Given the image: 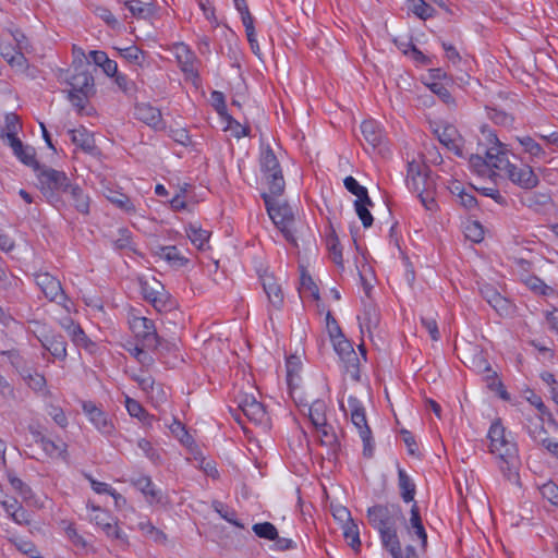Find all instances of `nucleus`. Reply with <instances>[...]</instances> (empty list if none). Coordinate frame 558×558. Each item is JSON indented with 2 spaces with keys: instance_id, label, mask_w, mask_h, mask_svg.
Here are the masks:
<instances>
[{
  "instance_id": "obj_1",
  "label": "nucleus",
  "mask_w": 558,
  "mask_h": 558,
  "mask_svg": "<svg viewBox=\"0 0 558 558\" xmlns=\"http://www.w3.org/2000/svg\"><path fill=\"white\" fill-rule=\"evenodd\" d=\"M487 448L502 477L511 484H520L521 459L513 434L500 421H494L487 432Z\"/></svg>"
},
{
  "instance_id": "obj_2",
  "label": "nucleus",
  "mask_w": 558,
  "mask_h": 558,
  "mask_svg": "<svg viewBox=\"0 0 558 558\" xmlns=\"http://www.w3.org/2000/svg\"><path fill=\"white\" fill-rule=\"evenodd\" d=\"M369 525L378 533L381 547L392 558H403L399 538V527L405 521L402 509L397 504H378L366 512Z\"/></svg>"
},
{
  "instance_id": "obj_3",
  "label": "nucleus",
  "mask_w": 558,
  "mask_h": 558,
  "mask_svg": "<svg viewBox=\"0 0 558 558\" xmlns=\"http://www.w3.org/2000/svg\"><path fill=\"white\" fill-rule=\"evenodd\" d=\"M262 196L265 202L267 213L275 226L283 234L287 241L296 245L293 230L294 218L291 207L279 201L278 197L280 195H272L270 191L264 192Z\"/></svg>"
},
{
  "instance_id": "obj_4",
  "label": "nucleus",
  "mask_w": 558,
  "mask_h": 558,
  "mask_svg": "<svg viewBox=\"0 0 558 558\" xmlns=\"http://www.w3.org/2000/svg\"><path fill=\"white\" fill-rule=\"evenodd\" d=\"M37 178L40 192L47 202L56 208L62 206L63 201L61 194H66L71 184V181L66 174L63 171H59L52 168H44L39 170Z\"/></svg>"
},
{
  "instance_id": "obj_5",
  "label": "nucleus",
  "mask_w": 558,
  "mask_h": 558,
  "mask_svg": "<svg viewBox=\"0 0 558 558\" xmlns=\"http://www.w3.org/2000/svg\"><path fill=\"white\" fill-rule=\"evenodd\" d=\"M482 138L485 140L487 145L481 142L480 147L482 151L487 156L488 167L490 168V179L497 175L499 172H505L510 167L511 162L508 159L506 146L498 140L497 135L489 128H482Z\"/></svg>"
},
{
  "instance_id": "obj_6",
  "label": "nucleus",
  "mask_w": 558,
  "mask_h": 558,
  "mask_svg": "<svg viewBox=\"0 0 558 558\" xmlns=\"http://www.w3.org/2000/svg\"><path fill=\"white\" fill-rule=\"evenodd\" d=\"M259 165L263 177L268 185V191L272 195H281L286 184L279 161L269 146L260 148Z\"/></svg>"
},
{
  "instance_id": "obj_7",
  "label": "nucleus",
  "mask_w": 558,
  "mask_h": 558,
  "mask_svg": "<svg viewBox=\"0 0 558 558\" xmlns=\"http://www.w3.org/2000/svg\"><path fill=\"white\" fill-rule=\"evenodd\" d=\"M407 186L411 192L417 194L423 206L427 210H433L435 208L436 203L432 194L427 191V177L422 172L421 165L415 161H411L408 165Z\"/></svg>"
},
{
  "instance_id": "obj_8",
  "label": "nucleus",
  "mask_w": 558,
  "mask_h": 558,
  "mask_svg": "<svg viewBox=\"0 0 558 558\" xmlns=\"http://www.w3.org/2000/svg\"><path fill=\"white\" fill-rule=\"evenodd\" d=\"M89 521L98 526L108 537L126 542L125 533L119 527L118 520L107 510L88 502Z\"/></svg>"
},
{
  "instance_id": "obj_9",
  "label": "nucleus",
  "mask_w": 558,
  "mask_h": 558,
  "mask_svg": "<svg viewBox=\"0 0 558 558\" xmlns=\"http://www.w3.org/2000/svg\"><path fill=\"white\" fill-rule=\"evenodd\" d=\"M169 51L174 56L185 77L195 83L199 77V61L191 48L184 43H174L170 46Z\"/></svg>"
},
{
  "instance_id": "obj_10",
  "label": "nucleus",
  "mask_w": 558,
  "mask_h": 558,
  "mask_svg": "<svg viewBox=\"0 0 558 558\" xmlns=\"http://www.w3.org/2000/svg\"><path fill=\"white\" fill-rule=\"evenodd\" d=\"M82 410L88 422L100 433L102 436H112L116 432L113 420L101 407L93 401H83Z\"/></svg>"
},
{
  "instance_id": "obj_11",
  "label": "nucleus",
  "mask_w": 558,
  "mask_h": 558,
  "mask_svg": "<svg viewBox=\"0 0 558 558\" xmlns=\"http://www.w3.org/2000/svg\"><path fill=\"white\" fill-rule=\"evenodd\" d=\"M339 407L345 414H349L350 420L357 429L361 439L366 444L371 437V429L367 424L365 408L362 401L354 396H349L348 409L342 400H339Z\"/></svg>"
},
{
  "instance_id": "obj_12",
  "label": "nucleus",
  "mask_w": 558,
  "mask_h": 558,
  "mask_svg": "<svg viewBox=\"0 0 558 558\" xmlns=\"http://www.w3.org/2000/svg\"><path fill=\"white\" fill-rule=\"evenodd\" d=\"M36 284L43 291L47 299L58 304H62L66 311H70L68 300L64 295L60 281L48 272L37 274Z\"/></svg>"
},
{
  "instance_id": "obj_13",
  "label": "nucleus",
  "mask_w": 558,
  "mask_h": 558,
  "mask_svg": "<svg viewBox=\"0 0 558 558\" xmlns=\"http://www.w3.org/2000/svg\"><path fill=\"white\" fill-rule=\"evenodd\" d=\"M505 174L511 183L524 190H532L539 183L538 177L529 165L511 163Z\"/></svg>"
},
{
  "instance_id": "obj_14",
  "label": "nucleus",
  "mask_w": 558,
  "mask_h": 558,
  "mask_svg": "<svg viewBox=\"0 0 558 558\" xmlns=\"http://www.w3.org/2000/svg\"><path fill=\"white\" fill-rule=\"evenodd\" d=\"M130 327L135 336L142 339L143 345L147 348H156L158 345L159 338L151 319L146 317H133L130 320Z\"/></svg>"
},
{
  "instance_id": "obj_15",
  "label": "nucleus",
  "mask_w": 558,
  "mask_h": 558,
  "mask_svg": "<svg viewBox=\"0 0 558 558\" xmlns=\"http://www.w3.org/2000/svg\"><path fill=\"white\" fill-rule=\"evenodd\" d=\"M240 410L243 414L255 424H263L267 421V412L262 402L255 396L243 393L238 401Z\"/></svg>"
},
{
  "instance_id": "obj_16",
  "label": "nucleus",
  "mask_w": 558,
  "mask_h": 558,
  "mask_svg": "<svg viewBox=\"0 0 558 558\" xmlns=\"http://www.w3.org/2000/svg\"><path fill=\"white\" fill-rule=\"evenodd\" d=\"M330 340L335 351L345 363L347 371L351 372L352 374H356L359 368V357L350 341L344 338L343 333L340 335L339 338H332Z\"/></svg>"
},
{
  "instance_id": "obj_17",
  "label": "nucleus",
  "mask_w": 558,
  "mask_h": 558,
  "mask_svg": "<svg viewBox=\"0 0 558 558\" xmlns=\"http://www.w3.org/2000/svg\"><path fill=\"white\" fill-rule=\"evenodd\" d=\"M130 483L138 489L149 505L162 504L163 494L157 488L151 478L147 475H138L130 478Z\"/></svg>"
},
{
  "instance_id": "obj_18",
  "label": "nucleus",
  "mask_w": 558,
  "mask_h": 558,
  "mask_svg": "<svg viewBox=\"0 0 558 558\" xmlns=\"http://www.w3.org/2000/svg\"><path fill=\"white\" fill-rule=\"evenodd\" d=\"M61 327L66 331L73 343L77 347L84 348L93 353L96 350V343L93 342L81 328L70 317H65L60 322Z\"/></svg>"
},
{
  "instance_id": "obj_19",
  "label": "nucleus",
  "mask_w": 558,
  "mask_h": 558,
  "mask_svg": "<svg viewBox=\"0 0 558 558\" xmlns=\"http://www.w3.org/2000/svg\"><path fill=\"white\" fill-rule=\"evenodd\" d=\"M361 132L365 142L374 149H381L385 143V131L376 120L368 119L362 122Z\"/></svg>"
},
{
  "instance_id": "obj_20",
  "label": "nucleus",
  "mask_w": 558,
  "mask_h": 558,
  "mask_svg": "<svg viewBox=\"0 0 558 558\" xmlns=\"http://www.w3.org/2000/svg\"><path fill=\"white\" fill-rule=\"evenodd\" d=\"M134 114L136 119L155 130H162L165 128L160 110L149 104L137 105Z\"/></svg>"
},
{
  "instance_id": "obj_21",
  "label": "nucleus",
  "mask_w": 558,
  "mask_h": 558,
  "mask_svg": "<svg viewBox=\"0 0 558 558\" xmlns=\"http://www.w3.org/2000/svg\"><path fill=\"white\" fill-rule=\"evenodd\" d=\"M263 289L267 295L269 305L274 310H280L283 304V292L280 284L270 274H264L260 276Z\"/></svg>"
},
{
  "instance_id": "obj_22",
  "label": "nucleus",
  "mask_w": 558,
  "mask_h": 558,
  "mask_svg": "<svg viewBox=\"0 0 558 558\" xmlns=\"http://www.w3.org/2000/svg\"><path fill=\"white\" fill-rule=\"evenodd\" d=\"M481 294L499 315L509 314L511 308L510 302L495 288L489 284H485L481 288Z\"/></svg>"
},
{
  "instance_id": "obj_23",
  "label": "nucleus",
  "mask_w": 558,
  "mask_h": 558,
  "mask_svg": "<svg viewBox=\"0 0 558 558\" xmlns=\"http://www.w3.org/2000/svg\"><path fill=\"white\" fill-rule=\"evenodd\" d=\"M43 451L51 459L68 460V445L61 440H53L49 437L41 436L36 440Z\"/></svg>"
},
{
  "instance_id": "obj_24",
  "label": "nucleus",
  "mask_w": 558,
  "mask_h": 558,
  "mask_svg": "<svg viewBox=\"0 0 558 558\" xmlns=\"http://www.w3.org/2000/svg\"><path fill=\"white\" fill-rule=\"evenodd\" d=\"M287 368V384L290 390L291 397L296 400L295 393L298 392L301 377L300 372L302 368V362L299 356L291 355L286 362Z\"/></svg>"
},
{
  "instance_id": "obj_25",
  "label": "nucleus",
  "mask_w": 558,
  "mask_h": 558,
  "mask_svg": "<svg viewBox=\"0 0 558 558\" xmlns=\"http://www.w3.org/2000/svg\"><path fill=\"white\" fill-rule=\"evenodd\" d=\"M407 531L410 535L414 534L417 539L421 542L422 546H425L427 543V533L423 525L422 517L420 513V508L416 501H414L411 506L410 510V520L407 525Z\"/></svg>"
},
{
  "instance_id": "obj_26",
  "label": "nucleus",
  "mask_w": 558,
  "mask_h": 558,
  "mask_svg": "<svg viewBox=\"0 0 558 558\" xmlns=\"http://www.w3.org/2000/svg\"><path fill=\"white\" fill-rule=\"evenodd\" d=\"M379 318V311L374 304H364L362 313L357 316L361 331L363 333L367 332L371 335L373 330L377 328Z\"/></svg>"
},
{
  "instance_id": "obj_27",
  "label": "nucleus",
  "mask_w": 558,
  "mask_h": 558,
  "mask_svg": "<svg viewBox=\"0 0 558 558\" xmlns=\"http://www.w3.org/2000/svg\"><path fill=\"white\" fill-rule=\"evenodd\" d=\"M71 142L80 149L85 153L93 154L95 150V141L93 134L85 129L80 126L69 131Z\"/></svg>"
},
{
  "instance_id": "obj_28",
  "label": "nucleus",
  "mask_w": 558,
  "mask_h": 558,
  "mask_svg": "<svg viewBox=\"0 0 558 558\" xmlns=\"http://www.w3.org/2000/svg\"><path fill=\"white\" fill-rule=\"evenodd\" d=\"M155 255L167 262L171 267H183L187 263V259L174 245L157 246L155 250Z\"/></svg>"
},
{
  "instance_id": "obj_29",
  "label": "nucleus",
  "mask_w": 558,
  "mask_h": 558,
  "mask_svg": "<svg viewBox=\"0 0 558 558\" xmlns=\"http://www.w3.org/2000/svg\"><path fill=\"white\" fill-rule=\"evenodd\" d=\"M0 53L2 58L12 66L24 70L27 66V60L24 53L16 50L10 44H0Z\"/></svg>"
},
{
  "instance_id": "obj_30",
  "label": "nucleus",
  "mask_w": 558,
  "mask_h": 558,
  "mask_svg": "<svg viewBox=\"0 0 558 558\" xmlns=\"http://www.w3.org/2000/svg\"><path fill=\"white\" fill-rule=\"evenodd\" d=\"M66 81L71 90L88 93L94 90V78L87 71H76Z\"/></svg>"
},
{
  "instance_id": "obj_31",
  "label": "nucleus",
  "mask_w": 558,
  "mask_h": 558,
  "mask_svg": "<svg viewBox=\"0 0 558 558\" xmlns=\"http://www.w3.org/2000/svg\"><path fill=\"white\" fill-rule=\"evenodd\" d=\"M43 347L47 349L54 357L65 359L66 343L61 336H44L38 337Z\"/></svg>"
},
{
  "instance_id": "obj_32",
  "label": "nucleus",
  "mask_w": 558,
  "mask_h": 558,
  "mask_svg": "<svg viewBox=\"0 0 558 558\" xmlns=\"http://www.w3.org/2000/svg\"><path fill=\"white\" fill-rule=\"evenodd\" d=\"M105 196L110 203L116 205L119 209L123 210L124 213L130 215L136 213V206L124 193L108 189L105 192Z\"/></svg>"
},
{
  "instance_id": "obj_33",
  "label": "nucleus",
  "mask_w": 558,
  "mask_h": 558,
  "mask_svg": "<svg viewBox=\"0 0 558 558\" xmlns=\"http://www.w3.org/2000/svg\"><path fill=\"white\" fill-rule=\"evenodd\" d=\"M66 194L71 196L73 205L77 211L82 214L89 213V196L82 190L78 184L71 182Z\"/></svg>"
},
{
  "instance_id": "obj_34",
  "label": "nucleus",
  "mask_w": 558,
  "mask_h": 558,
  "mask_svg": "<svg viewBox=\"0 0 558 558\" xmlns=\"http://www.w3.org/2000/svg\"><path fill=\"white\" fill-rule=\"evenodd\" d=\"M124 405L130 416L137 418L145 425H150L153 422V416L143 408V405L132 399L129 396H125Z\"/></svg>"
},
{
  "instance_id": "obj_35",
  "label": "nucleus",
  "mask_w": 558,
  "mask_h": 558,
  "mask_svg": "<svg viewBox=\"0 0 558 558\" xmlns=\"http://www.w3.org/2000/svg\"><path fill=\"white\" fill-rule=\"evenodd\" d=\"M439 142L449 150H452L458 156H462V148L457 130L453 126L444 128L442 132L438 134Z\"/></svg>"
},
{
  "instance_id": "obj_36",
  "label": "nucleus",
  "mask_w": 558,
  "mask_h": 558,
  "mask_svg": "<svg viewBox=\"0 0 558 558\" xmlns=\"http://www.w3.org/2000/svg\"><path fill=\"white\" fill-rule=\"evenodd\" d=\"M299 293L301 298L319 301V288L313 278L304 270L301 271Z\"/></svg>"
},
{
  "instance_id": "obj_37",
  "label": "nucleus",
  "mask_w": 558,
  "mask_h": 558,
  "mask_svg": "<svg viewBox=\"0 0 558 558\" xmlns=\"http://www.w3.org/2000/svg\"><path fill=\"white\" fill-rule=\"evenodd\" d=\"M398 484L402 500L404 502H414L415 485L402 469H399L398 471Z\"/></svg>"
},
{
  "instance_id": "obj_38",
  "label": "nucleus",
  "mask_w": 558,
  "mask_h": 558,
  "mask_svg": "<svg viewBox=\"0 0 558 558\" xmlns=\"http://www.w3.org/2000/svg\"><path fill=\"white\" fill-rule=\"evenodd\" d=\"M14 155L24 163L27 166L35 165V150L29 146H24L23 143L20 140H12V142L9 143Z\"/></svg>"
},
{
  "instance_id": "obj_39",
  "label": "nucleus",
  "mask_w": 558,
  "mask_h": 558,
  "mask_svg": "<svg viewBox=\"0 0 558 558\" xmlns=\"http://www.w3.org/2000/svg\"><path fill=\"white\" fill-rule=\"evenodd\" d=\"M520 145L523 147L524 153L529 154L533 159H545L546 151L544 148L531 136L517 137Z\"/></svg>"
},
{
  "instance_id": "obj_40",
  "label": "nucleus",
  "mask_w": 558,
  "mask_h": 558,
  "mask_svg": "<svg viewBox=\"0 0 558 558\" xmlns=\"http://www.w3.org/2000/svg\"><path fill=\"white\" fill-rule=\"evenodd\" d=\"M316 437L322 446L333 448L337 445V435L333 427L325 422L322 426H314Z\"/></svg>"
},
{
  "instance_id": "obj_41",
  "label": "nucleus",
  "mask_w": 558,
  "mask_h": 558,
  "mask_svg": "<svg viewBox=\"0 0 558 558\" xmlns=\"http://www.w3.org/2000/svg\"><path fill=\"white\" fill-rule=\"evenodd\" d=\"M327 404L324 400H315L311 403L308 409V417L313 426H322L327 422Z\"/></svg>"
},
{
  "instance_id": "obj_42",
  "label": "nucleus",
  "mask_w": 558,
  "mask_h": 558,
  "mask_svg": "<svg viewBox=\"0 0 558 558\" xmlns=\"http://www.w3.org/2000/svg\"><path fill=\"white\" fill-rule=\"evenodd\" d=\"M373 206V203L369 198L367 199L360 198L355 199L354 202V208L356 211V215L359 216L360 220L362 221V225L364 228H369L373 225V216L368 209V207Z\"/></svg>"
},
{
  "instance_id": "obj_43",
  "label": "nucleus",
  "mask_w": 558,
  "mask_h": 558,
  "mask_svg": "<svg viewBox=\"0 0 558 558\" xmlns=\"http://www.w3.org/2000/svg\"><path fill=\"white\" fill-rule=\"evenodd\" d=\"M186 234L192 244L199 250H203L209 240V232L195 225L186 228Z\"/></svg>"
},
{
  "instance_id": "obj_44",
  "label": "nucleus",
  "mask_w": 558,
  "mask_h": 558,
  "mask_svg": "<svg viewBox=\"0 0 558 558\" xmlns=\"http://www.w3.org/2000/svg\"><path fill=\"white\" fill-rule=\"evenodd\" d=\"M407 7L410 12L421 20H427L435 13L434 8L424 0H407Z\"/></svg>"
},
{
  "instance_id": "obj_45",
  "label": "nucleus",
  "mask_w": 558,
  "mask_h": 558,
  "mask_svg": "<svg viewBox=\"0 0 558 558\" xmlns=\"http://www.w3.org/2000/svg\"><path fill=\"white\" fill-rule=\"evenodd\" d=\"M451 193L458 196L460 204L464 208L469 210L476 208L477 201L475 196L473 193L468 192L459 182L452 184Z\"/></svg>"
},
{
  "instance_id": "obj_46",
  "label": "nucleus",
  "mask_w": 558,
  "mask_h": 558,
  "mask_svg": "<svg viewBox=\"0 0 558 558\" xmlns=\"http://www.w3.org/2000/svg\"><path fill=\"white\" fill-rule=\"evenodd\" d=\"M221 120L223 122V131L229 132L231 136L240 140L248 135V128L242 125L232 116L228 114Z\"/></svg>"
},
{
  "instance_id": "obj_47",
  "label": "nucleus",
  "mask_w": 558,
  "mask_h": 558,
  "mask_svg": "<svg viewBox=\"0 0 558 558\" xmlns=\"http://www.w3.org/2000/svg\"><path fill=\"white\" fill-rule=\"evenodd\" d=\"M470 168L480 177L490 178V168L488 167L487 156L484 157L477 153L470 156Z\"/></svg>"
},
{
  "instance_id": "obj_48",
  "label": "nucleus",
  "mask_w": 558,
  "mask_h": 558,
  "mask_svg": "<svg viewBox=\"0 0 558 558\" xmlns=\"http://www.w3.org/2000/svg\"><path fill=\"white\" fill-rule=\"evenodd\" d=\"M463 231L465 238L474 243H480L484 239V228L476 220H466L463 225Z\"/></svg>"
},
{
  "instance_id": "obj_49",
  "label": "nucleus",
  "mask_w": 558,
  "mask_h": 558,
  "mask_svg": "<svg viewBox=\"0 0 558 558\" xmlns=\"http://www.w3.org/2000/svg\"><path fill=\"white\" fill-rule=\"evenodd\" d=\"M120 56L128 62L142 66L145 60V53L137 46L132 45L125 48H118Z\"/></svg>"
},
{
  "instance_id": "obj_50",
  "label": "nucleus",
  "mask_w": 558,
  "mask_h": 558,
  "mask_svg": "<svg viewBox=\"0 0 558 558\" xmlns=\"http://www.w3.org/2000/svg\"><path fill=\"white\" fill-rule=\"evenodd\" d=\"M10 541L19 551L26 555L27 557L40 558V553L32 541L22 537H14Z\"/></svg>"
},
{
  "instance_id": "obj_51",
  "label": "nucleus",
  "mask_w": 558,
  "mask_h": 558,
  "mask_svg": "<svg viewBox=\"0 0 558 558\" xmlns=\"http://www.w3.org/2000/svg\"><path fill=\"white\" fill-rule=\"evenodd\" d=\"M343 536L347 543L354 549L359 550L361 546L359 526L353 521H349L343 525Z\"/></svg>"
},
{
  "instance_id": "obj_52",
  "label": "nucleus",
  "mask_w": 558,
  "mask_h": 558,
  "mask_svg": "<svg viewBox=\"0 0 558 558\" xmlns=\"http://www.w3.org/2000/svg\"><path fill=\"white\" fill-rule=\"evenodd\" d=\"M252 529L254 533L260 538L274 541L278 536L277 529L269 522L256 523Z\"/></svg>"
},
{
  "instance_id": "obj_53",
  "label": "nucleus",
  "mask_w": 558,
  "mask_h": 558,
  "mask_svg": "<svg viewBox=\"0 0 558 558\" xmlns=\"http://www.w3.org/2000/svg\"><path fill=\"white\" fill-rule=\"evenodd\" d=\"M343 184H344V187L350 193H352L353 195L356 196V199H360V198L367 199V197H368L367 189L365 186L361 185L356 181V179H354L353 177H351V175L347 177L343 180Z\"/></svg>"
},
{
  "instance_id": "obj_54",
  "label": "nucleus",
  "mask_w": 558,
  "mask_h": 558,
  "mask_svg": "<svg viewBox=\"0 0 558 558\" xmlns=\"http://www.w3.org/2000/svg\"><path fill=\"white\" fill-rule=\"evenodd\" d=\"M539 493L553 506L558 507V485L556 483L551 481L544 483L539 486Z\"/></svg>"
},
{
  "instance_id": "obj_55",
  "label": "nucleus",
  "mask_w": 558,
  "mask_h": 558,
  "mask_svg": "<svg viewBox=\"0 0 558 558\" xmlns=\"http://www.w3.org/2000/svg\"><path fill=\"white\" fill-rule=\"evenodd\" d=\"M9 482L12 488L20 494V496L23 498V500L28 501L33 497V492L31 487L25 484L21 478L9 475Z\"/></svg>"
},
{
  "instance_id": "obj_56",
  "label": "nucleus",
  "mask_w": 558,
  "mask_h": 558,
  "mask_svg": "<svg viewBox=\"0 0 558 558\" xmlns=\"http://www.w3.org/2000/svg\"><path fill=\"white\" fill-rule=\"evenodd\" d=\"M92 94L93 93L88 92L70 90L69 100L72 104V106L75 107L80 113H82L85 110L88 97Z\"/></svg>"
},
{
  "instance_id": "obj_57",
  "label": "nucleus",
  "mask_w": 558,
  "mask_h": 558,
  "mask_svg": "<svg viewBox=\"0 0 558 558\" xmlns=\"http://www.w3.org/2000/svg\"><path fill=\"white\" fill-rule=\"evenodd\" d=\"M5 129H7V138L8 142H12V140H19L16 134L20 130V121L19 117L14 113H8L5 116Z\"/></svg>"
},
{
  "instance_id": "obj_58",
  "label": "nucleus",
  "mask_w": 558,
  "mask_h": 558,
  "mask_svg": "<svg viewBox=\"0 0 558 558\" xmlns=\"http://www.w3.org/2000/svg\"><path fill=\"white\" fill-rule=\"evenodd\" d=\"M210 99L213 107L221 119L229 114L223 93L214 90L210 95Z\"/></svg>"
},
{
  "instance_id": "obj_59",
  "label": "nucleus",
  "mask_w": 558,
  "mask_h": 558,
  "mask_svg": "<svg viewBox=\"0 0 558 558\" xmlns=\"http://www.w3.org/2000/svg\"><path fill=\"white\" fill-rule=\"evenodd\" d=\"M24 380L35 391H41L46 386V379L41 374L28 373L27 375H23Z\"/></svg>"
},
{
  "instance_id": "obj_60",
  "label": "nucleus",
  "mask_w": 558,
  "mask_h": 558,
  "mask_svg": "<svg viewBox=\"0 0 558 558\" xmlns=\"http://www.w3.org/2000/svg\"><path fill=\"white\" fill-rule=\"evenodd\" d=\"M143 391H145L150 398H154L155 392V380L149 375H136L133 377Z\"/></svg>"
},
{
  "instance_id": "obj_61",
  "label": "nucleus",
  "mask_w": 558,
  "mask_h": 558,
  "mask_svg": "<svg viewBox=\"0 0 558 558\" xmlns=\"http://www.w3.org/2000/svg\"><path fill=\"white\" fill-rule=\"evenodd\" d=\"M403 53L418 64L429 63L428 58L421 50H418L416 46L413 45L411 41L408 43V49H403Z\"/></svg>"
},
{
  "instance_id": "obj_62",
  "label": "nucleus",
  "mask_w": 558,
  "mask_h": 558,
  "mask_svg": "<svg viewBox=\"0 0 558 558\" xmlns=\"http://www.w3.org/2000/svg\"><path fill=\"white\" fill-rule=\"evenodd\" d=\"M129 351L143 366H150L154 363V357L138 345L130 348Z\"/></svg>"
},
{
  "instance_id": "obj_63",
  "label": "nucleus",
  "mask_w": 558,
  "mask_h": 558,
  "mask_svg": "<svg viewBox=\"0 0 558 558\" xmlns=\"http://www.w3.org/2000/svg\"><path fill=\"white\" fill-rule=\"evenodd\" d=\"M125 5L134 16L142 17L149 13L147 4L141 0H129Z\"/></svg>"
},
{
  "instance_id": "obj_64",
  "label": "nucleus",
  "mask_w": 558,
  "mask_h": 558,
  "mask_svg": "<svg viewBox=\"0 0 558 558\" xmlns=\"http://www.w3.org/2000/svg\"><path fill=\"white\" fill-rule=\"evenodd\" d=\"M429 89L436 94L444 102L451 104L453 102L452 96L447 87L439 82H434L428 85Z\"/></svg>"
}]
</instances>
